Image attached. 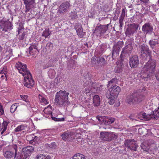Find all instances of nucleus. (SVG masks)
Here are the masks:
<instances>
[{"label":"nucleus","instance_id":"1","mask_svg":"<svg viewBox=\"0 0 159 159\" xmlns=\"http://www.w3.org/2000/svg\"><path fill=\"white\" fill-rule=\"evenodd\" d=\"M141 55L144 57L148 56L150 58L148 61L147 62L143 68V71L146 75L147 78L154 75L156 70V61L151 58V52L146 44H143L139 47Z\"/></svg>","mask_w":159,"mask_h":159},{"label":"nucleus","instance_id":"2","mask_svg":"<svg viewBox=\"0 0 159 159\" xmlns=\"http://www.w3.org/2000/svg\"><path fill=\"white\" fill-rule=\"evenodd\" d=\"M15 67L19 72L22 74L24 77V86L30 88L34 84V81L32 79L31 73L27 68L26 65L23 64L21 62H18L16 64Z\"/></svg>","mask_w":159,"mask_h":159},{"label":"nucleus","instance_id":"3","mask_svg":"<svg viewBox=\"0 0 159 159\" xmlns=\"http://www.w3.org/2000/svg\"><path fill=\"white\" fill-rule=\"evenodd\" d=\"M69 95V93L65 90H60L57 92L55 99V104L61 107H64L69 105L70 103L68 100Z\"/></svg>","mask_w":159,"mask_h":159},{"label":"nucleus","instance_id":"4","mask_svg":"<svg viewBox=\"0 0 159 159\" xmlns=\"http://www.w3.org/2000/svg\"><path fill=\"white\" fill-rule=\"evenodd\" d=\"M144 99V96L138 93H134L127 96L125 102L129 105H136L140 103Z\"/></svg>","mask_w":159,"mask_h":159},{"label":"nucleus","instance_id":"5","mask_svg":"<svg viewBox=\"0 0 159 159\" xmlns=\"http://www.w3.org/2000/svg\"><path fill=\"white\" fill-rule=\"evenodd\" d=\"M116 81V79H112L108 82L107 86V87L111 86L109 89L117 97L120 91V89L119 87L115 85Z\"/></svg>","mask_w":159,"mask_h":159},{"label":"nucleus","instance_id":"6","mask_svg":"<svg viewBox=\"0 0 159 159\" xmlns=\"http://www.w3.org/2000/svg\"><path fill=\"white\" fill-rule=\"evenodd\" d=\"M139 27V25L137 24L133 23L129 25L125 32L126 36L130 37L133 36L134 33L137 32Z\"/></svg>","mask_w":159,"mask_h":159},{"label":"nucleus","instance_id":"7","mask_svg":"<svg viewBox=\"0 0 159 159\" xmlns=\"http://www.w3.org/2000/svg\"><path fill=\"white\" fill-rule=\"evenodd\" d=\"M152 113L151 114H147L144 113V120H148L150 119H154L157 120L159 118V106L157 109H155L153 111Z\"/></svg>","mask_w":159,"mask_h":159},{"label":"nucleus","instance_id":"8","mask_svg":"<svg viewBox=\"0 0 159 159\" xmlns=\"http://www.w3.org/2000/svg\"><path fill=\"white\" fill-rule=\"evenodd\" d=\"M123 44V42L122 41H119L114 45L112 52V57L113 59H114L118 56L120 49Z\"/></svg>","mask_w":159,"mask_h":159},{"label":"nucleus","instance_id":"9","mask_svg":"<svg viewBox=\"0 0 159 159\" xmlns=\"http://www.w3.org/2000/svg\"><path fill=\"white\" fill-rule=\"evenodd\" d=\"M142 30L146 34L151 35L153 32V26L150 23H145L142 26Z\"/></svg>","mask_w":159,"mask_h":159},{"label":"nucleus","instance_id":"10","mask_svg":"<svg viewBox=\"0 0 159 159\" xmlns=\"http://www.w3.org/2000/svg\"><path fill=\"white\" fill-rule=\"evenodd\" d=\"M25 5V12L28 13L31 11L36 5L35 0H23Z\"/></svg>","mask_w":159,"mask_h":159},{"label":"nucleus","instance_id":"11","mask_svg":"<svg viewBox=\"0 0 159 159\" xmlns=\"http://www.w3.org/2000/svg\"><path fill=\"white\" fill-rule=\"evenodd\" d=\"M34 150V147L31 146H28L22 148V154L24 156L23 158L26 159L29 157Z\"/></svg>","mask_w":159,"mask_h":159},{"label":"nucleus","instance_id":"12","mask_svg":"<svg viewBox=\"0 0 159 159\" xmlns=\"http://www.w3.org/2000/svg\"><path fill=\"white\" fill-rule=\"evenodd\" d=\"M133 49L132 44L129 43L127 45H126L123 48L120 57L122 61L125 56V54H129L131 53Z\"/></svg>","mask_w":159,"mask_h":159},{"label":"nucleus","instance_id":"13","mask_svg":"<svg viewBox=\"0 0 159 159\" xmlns=\"http://www.w3.org/2000/svg\"><path fill=\"white\" fill-rule=\"evenodd\" d=\"M106 96L109 99V104L111 105H113L115 102L116 97H117L109 89L107 92Z\"/></svg>","mask_w":159,"mask_h":159},{"label":"nucleus","instance_id":"14","mask_svg":"<svg viewBox=\"0 0 159 159\" xmlns=\"http://www.w3.org/2000/svg\"><path fill=\"white\" fill-rule=\"evenodd\" d=\"M98 25L96 27L94 32L100 34H104L108 29L107 25Z\"/></svg>","mask_w":159,"mask_h":159},{"label":"nucleus","instance_id":"15","mask_svg":"<svg viewBox=\"0 0 159 159\" xmlns=\"http://www.w3.org/2000/svg\"><path fill=\"white\" fill-rule=\"evenodd\" d=\"M70 4L68 2L62 3L59 6L58 11L60 13L66 11L70 7Z\"/></svg>","mask_w":159,"mask_h":159},{"label":"nucleus","instance_id":"16","mask_svg":"<svg viewBox=\"0 0 159 159\" xmlns=\"http://www.w3.org/2000/svg\"><path fill=\"white\" fill-rule=\"evenodd\" d=\"M129 60V65L131 67H135L138 66L139 61L137 56L134 55L131 57Z\"/></svg>","mask_w":159,"mask_h":159},{"label":"nucleus","instance_id":"17","mask_svg":"<svg viewBox=\"0 0 159 159\" xmlns=\"http://www.w3.org/2000/svg\"><path fill=\"white\" fill-rule=\"evenodd\" d=\"M13 150L14 151V159H19L22 158L23 156L22 155V153H20V151L18 150V147L16 145L14 144L11 146Z\"/></svg>","mask_w":159,"mask_h":159},{"label":"nucleus","instance_id":"18","mask_svg":"<svg viewBox=\"0 0 159 159\" xmlns=\"http://www.w3.org/2000/svg\"><path fill=\"white\" fill-rule=\"evenodd\" d=\"M10 147L11 149L9 150L3 151V155L6 159H11L14 157V151L11 146Z\"/></svg>","mask_w":159,"mask_h":159},{"label":"nucleus","instance_id":"19","mask_svg":"<svg viewBox=\"0 0 159 159\" xmlns=\"http://www.w3.org/2000/svg\"><path fill=\"white\" fill-rule=\"evenodd\" d=\"M101 138L105 141H110L111 140V133L101 132L100 133Z\"/></svg>","mask_w":159,"mask_h":159},{"label":"nucleus","instance_id":"20","mask_svg":"<svg viewBox=\"0 0 159 159\" xmlns=\"http://www.w3.org/2000/svg\"><path fill=\"white\" fill-rule=\"evenodd\" d=\"M12 25L11 23L9 21H6L4 22L1 25V29L2 31H7L8 30L11 29V27Z\"/></svg>","mask_w":159,"mask_h":159},{"label":"nucleus","instance_id":"21","mask_svg":"<svg viewBox=\"0 0 159 159\" xmlns=\"http://www.w3.org/2000/svg\"><path fill=\"white\" fill-rule=\"evenodd\" d=\"M134 139H126L124 142V145L125 146L129 148H131V145L134 144Z\"/></svg>","mask_w":159,"mask_h":159},{"label":"nucleus","instance_id":"22","mask_svg":"<svg viewBox=\"0 0 159 159\" xmlns=\"http://www.w3.org/2000/svg\"><path fill=\"white\" fill-rule=\"evenodd\" d=\"M153 143L151 145L150 144V145L151 146L150 147H149L148 146H146L145 145L144 143H142L141 145V147L143 149L144 151H147L150 148H151V149H155L156 148H152V147H156V144L155 143H154V142L153 141Z\"/></svg>","mask_w":159,"mask_h":159},{"label":"nucleus","instance_id":"23","mask_svg":"<svg viewBox=\"0 0 159 159\" xmlns=\"http://www.w3.org/2000/svg\"><path fill=\"white\" fill-rule=\"evenodd\" d=\"M93 100L94 106L95 107L98 106L100 102V99L99 96L98 95H94L93 97Z\"/></svg>","mask_w":159,"mask_h":159},{"label":"nucleus","instance_id":"24","mask_svg":"<svg viewBox=\"0 0 159 159\" xmlns=\"http://www.w3.org/2000/svg\"><path fill=\"white\" fill-rule=\"evenodd\" d=\"M104 118V124L106 125H109L113 123L115 120L114 118L110 117H105Z\"/></svg>","mask_w":159,"mask_h":159},{"label":"nucleus","instance_id":"25","mask_svg":"<svg viewBox=\"0 0 159 159\" xmlns=\"http://www.w3.org/2000/svg\"><path fill=\"white\" fill-rule=\"evenodd\" d=\"M71 136V133L69 131L64 132L63 134L61 135L62 139L64 141H66Z\"/></svg>","mask_w":159,"mask_h":159},{"label":"nucleus","instance_id":"26","mask_svg":"<svg viewBox=\"0 0 159 159\" xmlns=\"http://www.w3.org/2000/svg\"><path fill=\"white\" fill-rule=\"evenodd\" d=\"M36 159H50V157L43 154H38L36 157Z\"/></svg>","mask_w":159,"mask_h":159},{"label":"nucleus","instance_id":"27","mask_svg":"<svg viewBox=\"0 0 159 159\" xmlns=\"http://www.w3.org/2000/svg\"><path fill=\"white\" fill-rule=\"evenodd\" d=\"M151 48L153 49L154 48V46L158 43L157 40L156 41L155 39L150 40L149 42Z\"/></svg>","mask_w":159,"mask_h":159},{"label":"nucleus","instance_id":"28","mask_svg":"<svg viewBox=\"0 0 159 159\" xmlns=\"http://www.w3.org/2000/svg\"><path fill=\"white\" fill-rule=\"evenodd\" d=\"M39 98L40 102L42 105H46L48 104L46 99L43 97L41 95H39Z\"/></svg>","mask_w":159,"mask_h":159},{"label":"nucleus","instance_id":"29","mask_svg":"<svg viewBox=\"0 0 159 159\" xmlns=\"http://www.w3.org/2000/svg\"><path fill=\"white\" fill-rule=\"evenodd\" d=\"M26 127L24 125H20L18 126L15 129V132H20L21 131L25 130Z\"/></svg>","mask_w":159,"mask_h":159},{"label":"nucleus","instance_id":"30","mask_svg":"<svg viewBox=\"0 0 159 159\" xmlns=\"http://www.w3.org/2000/svg\"><path fill=\"white\" fill-rule=\"evenodd\" d=\"M7 125L8 123L7 121H3L2 124V128L1 129V130H2V132L1 133V134H2L6 130V129H7Z\"/></svg>","mask_w":159,"mask_h":159},{"label":"nucleus","instance_id":"31","mask_svg":"<svg viewBox=\"0 0 159 159\" xmlns=\"http://www.w3.org/2000/svg\"><path fill=\"white\" fill-rule=\"evenodd\" d=\"M18 105L19 103H17L12 104L10 108L11 112L12 113H13L16 110Z\"/></svg>","mask_w":159,"mask_h":159},{"label":"nucleus","instance_id":"32","mask_svg":"<svg viewBox=\"0 0 159 159\" xmlns=\"http://www.w3.org/2000/svg\"><path fill=\"white\" fill-rule=\"evenodd\" d=\"M70 17L71 19H75L77 18L76 12L75 11H71L70 14Z\"/></svg>","mask_w":159,"mask_h":159},{"label":"nucleus","instance_id":"33","mask_svg":"<svg viewBox=\"0 0 159 159\" xmlns=\"http://www.w3.org/2000/svg\"><path fill=\"white\" fill-rule=\"evenodd\" d=\"M49 29L47 30H45L43 32L42 36H44L45 38L48 37L50 35L51 33L49 31Z\"/></svg>","mask_w":159,"mask_h":159},{"label":"nucleus","instance_id":"34","mask_svg":"<svg viewBox=\"0 0 159 159\" xmlns=\"http://www.w3.org/2000/svg\"><path fill=\"white\" fill-rule=\"evenodd\" d=\"M105 116H96V118L98 120L99 122L101 123H103L104 122V118Z\"/></svg>","mask_w":159,"mask_h":159},{"label":"nucleus","instance_id":"35","mask_svg":"<svg viewBox=\"0 0 159 159\" xmlns=\"http://www.w3.org/2000/svg\"><path fill=\"white\" fill-rule=\"evenodd\" d=\"M29 53L32 55H35V54L39 52L38 49H29Z\"/></svg>","mask_w":159,"mask_h":159},{"label":"nucleus","instance_id":"36","mask_svg":"<svg viewBox=\"0 0 159 159\" xmlns=\"http://www.w3.org/2000/svg\"><path fill=\"white\" fill-rule=\"evenodd\" d=\"M144 113L143 112H141L139 113L137 116V117L139 119L144 120Z\"/></svg>","mask_w":159,"mask_h":159},{"label":"nucleus","instance_id":"37","mask_svg":"<svg viewBox=\"0 0 159 159\" xmlns=\"http://www.w3.org/2000/svg\"><path fill=\"white\" fill-rule=\"evenodd\" d=\"M76 32L77 33V34L78 35L81 36L82 35L83 33V29L81 27H80L78 29H77V28H76Z\"/></svg>","mask_w":159,"mask_h":159},{"label":"nucleus","instance_id":"38","mask_svg":"<svg viewBox=\"0 0 159 159\" xmlns=\"http://www.w3.org/2000/svg\"><path fill=\"white\" fill-rule=\"evenodd\" d=\"M97 61H99V62H101L102 65H104L106 64L105 60L103 57H100L98 59H97Z\"/></svg>","mask_w":159,"mask_h":159},{"label":"nucleus","instance_id":"39","mask_svg":"<svg viewBox=\"0 0 159 159\" xmlns=\"http://www.w3.org/2000/svg\"><path fill=\"white\" fill-rule=\"evenodd\" d=\"M138 145L136 143L135 141L134 142V144H132L131 145V149L129 148L131 150H133L134 151H136L137 148L138 147Z\"/></svg>","mask_w":159,"mask_h":159},{"label":"nucleus","instance_id":"40","mask_svg":"<svg viewBox=\"0 0 159 159\" xmlns=\"http://www.w3.org/2000/svg\"><path fill=\"white\" fill-rule=\"evenodd\" d=\"M125 15V9L124 8L122 9L121 15L120 17V19H124Z\"/></svg>","mask_w":159,"mask_h":159},{"label":"nucleus","instance_id":"41","mask_svg":"<svg viewBox=\"0 0 159 159\" xmlns=\"http://www.w3.org/2000/svg\"><path fill=\"white\" fill-rule=\"evenodd\" d=\"M46 147H48L50 148H54L56 147L55 143V142H53L51 144H46Z\"/></svg>","mask_w":159,"mask_h":159},{"label":"nucleus","instance_id":"42","mask_svg":"<svg viewBox=\"0 0 159 159\" xmlns=\"http://www.w3.org/2000/svg\"><path fill=\"white\" fill-rule=\"evenodd\" d=\"M92 88L93 89H94L95 91L97 88H98V84L96 83H92L91 84Z\"/></svg>","mask_w":159,"mask_h":159},{"label":"nucleus","instance_id":"43","mask_svg":"<svg viewBox=\"0 0 159 159\" xmlns=\"http://www.w3.org/2000/svg\"><path fill=\"white\" fill-rule=\"evenodd\" d=\"M38 44L34 43L31 45L29 48V49H38L37 47Z\"/></svg>","mask_w":159,"mask_h":159},{"label":"nucleus","instance_id":"44","mask_svg":"<svg viewBox=\"0 0 159 159\" xmlns=\"http://www.w3.org/2000/svg\"><path fill=\"white\" fill-rule=\"evenodd\" d=\"M98 86H99L98 87V88H97L95 90L97 92H99L101 91L104 88L103 85H100L99 84H98Z\"/></svg>","mask_w":159,"mask_h":159},{"label":"nucleus","instance_id":"45","mask_svg":"<svg viewBox=\"0 0 159 159\" xmlns=\"http://www.w3.org/2000/svg\"><path fill=\"white\" fill-rule=\"evenodd\" d=\"M7 73V69L6 68H4L3 69L1 70L0 74L1 75L4 74L5 76V77H6V74Z\"/></svg>","mask_w":159,"mask_h":159},{"label":"nucleus","instance_id":"46","mask_svg":"<svg viewBox=\"0 0 159 159\" xmlns=\"http://www.w3.org/2000/svg\"><path fill=\"white\" fill-rule=\"evenodd\" d=\"M80 153H77L73 156L72 159H80Z\"/></svg>","mask_w":159,"mask_h":159},{"label":"nucleus","instance_id":"47","mask_svg":"<svg viewBox=\"0 0 159 159\" xmlns=\"http://www.w3.org/2000/svg\"><path fill=\"white\" fill-rule=\"evenodd\" d=\"M117 138V136L115 135L113 133H111V140L112 139H116Z\"/></svg>","mask_w":159,"mask_h":159},{"label":"nucleus","instance_id":"48","mask_svg":"<svg viewBox=\"0 0 159 159\" xmlns=\"http://www.w3.org/2000/svg\"><path fill=\"white\" fill-rule=\"evenodd\" d=\"M20 97L25 102H27L28 101V100L27 99L28 98L27 95H20Z\"/></svg>","mask_w":159,"mask_h":159},{"label":"nucleus","instance_id":"49","mask_svg":"<svg viewBox=\"0 0 159 159\" xmlns=\"http://www.w3.org/2000/svg\"><path fill=\"white\" fill-rule=\"evenodd\" d=\"M4 113V111L2 108V106L0 103V115H2Z\"/></svg>","mask_w":159,"mask_h":159},{"label":"nucleus","instance_id":"50","mask_svg":"<svg viewBox=\"0 0 159 159\" xmlns=\"http://www.w3.org/2000/svg\"><path fill=\"white\" fill-rule=\"evenodd\" d=\"M124 19H119V23L120 24V28H122L123 25V21Z\"/></svg>","mask_w":159,"mask_h":159},{"label":"nucleus","instance_id":"51","mask_svg":"<svg viewBox=\"0 0 159 159\" xmlns=\"http://www.w3.org/2000/svg\"><path fill=\"white\" fill-rule=\"evenodd\" d=\"M53 46V44L51 42L48 43L46 45L47 47H51L52 48V47Z\"/></svg>","mask_w":159,"mask_h":159},{"label":"nucleus","instance_id":"52","mask_svg":"<svg viewBox=\"0 0 159 159\" xmlns=\"http://www.w3.org/2000/svg\"><path fill=\"white\" fill-rule=\"evenodd\" d=\"M155 77H156L157 79L159 81V70L156 74Z\"/></svg>","mask_w":159,"mask_h":159},{"label":"nucleus","instance_id":"53","mask_svg":"<svg viewBox=\"0 0 159 159\" xmlns=\"http://www.w3.org/2000/svg\"><path fill=\"white\" fill-rule=\"evenodd\" d=\"M39 139L38 137L35 136L34 137L33 140L34 142H37Z\"/></svg>","mask_w":159,"mask_h":159},{"label":"nucleus","instance_id":"54","mask_svg":"<svg viewBox=\"0 0 159 159\" xmlns=\"http://www.w3.org/2000/svg\"><path fill=\"white\" fill-rule=\"evenodd\" d=\"M80 155H79L80 159H86L84 155L80 154Z\"/></svg>","mask_w":159,"mask_h":159},{"label":"nucleus","instance_id":"55","mask_svg":"<svg viewBox=\"0 0 159 159\" xmlns=\"http://www.w3.org/2000/svg\"><path fill=\"white\" fill-rule=\"evenodd\" d=\"M64 120L65 118L64 117H62V118H57V121H63Z\"/></svg>","mask_w":159,"mask_h":159},{"label":"nucleus","instance_id":"56","mask_svg":"<svg viewBox=\"0 0 159 159\" xmlns=\"http://www.w3.org/2000/svg\"><path fill=\"white\" fill-rule=\"evenodd\" d=\"M25 36V35L24 34H22L21 36H20L19 37V39L20 40H23L24 39V38Z\"/></svg>","mask_w":159,"mask_h":159},{"label":"nucleus","instance_id":"57","mask_svg":"<svg viewBox=\"0 0 159 159\" xmlns=\"http://www.w3.org/2000/svg\"><path fill=\"white\" fill-rule=\"evenodd\" d=\"M51 118L53 120L55 121H57V118L54 117L53 116H52V115L51 116Z\"/></svg>","mask_w":159,"mask_h":159},{"label":"nucleus","instance_id":"58","mask_svg":"<svg viewBox=\"0 0 159 159\" xmlns=\"http://www.w3.org/2000/svg\"><path fill=\"white\" fill-rule=\"evenodd\" d=\"M85 93H86L87 94L88 93H89L90 90L89 89H87V88H86L85 89Z\"/></svg>","mask_w":159,"mask_h":159},{"label":"nucleus","instance_id":"59","mask_svg":"<svg viewBox=\"0 0 159 159\" xmlns=\"http://www.w3.org/2000/svg\"><path fill=\"white\" fill-rule=\"evenodd\" d=\"M141 1L143 2L144 3H147L149 1V0H140Z\"/></svg>","mask_w":159,"mask_h":159},{"label":"nucleus","instance_id":"60","mask_svg":"<svg viewBox=\"0 0 159 159\" xmlns=\"http://www.w3.org/2000/svg\"><path fill=\"white\" fill-rule=\"evenodd\" d=\"M129 118L132 120H134V119L133 118V116H130L129 117Z\"/></svg>","mask_w":159,"mask_h":159},{"label":"nucleus","instance_id":"61","mask_svg":"<svg viewBox=\"0 0 159 159\" xmlns=\"http://www.w3.org/2000/svg\"><path fill=\"white\" fill-rule=\"evenodd\" d=\"M96 60V59L94 57H93L91 59V60L92 61H94V60Z\"/></svg>","mask_w":159,"mask_h":159},{"label":"nucleus","instance_id":"62","mask_svg":"<svg viewBox=\"0 0 159 159\" xmlns=\"http://www.w3.org/2000/svg\"><path fill=\"white\" fill-rule=\"evenodd\" d=\"M4 76H5L4 75H1V78H2V79H4V78H3Z\"/></svg>","mask_w":159,"mask_h":159},{"label":"nucleus","instance_id":"63","mask_svg":"<svg viewBox=\"0 0 159 159\" xmlns=\"http://www.w3.org/2000/svg\"><path fill=\"white\" fill-rule=\"evenodd\" d=\"M157 4L158 6H159V0H158V1L157 2Z\"/></svg>","mask_w":159,"mask_h":159},{"label":"nucleus","instance_id":"64","mask_svg":"<svg viewBox=\"0 0 159 159\" xmlns=\"http://www.w3.org/2000/svg\"><path fill=\"white\" fill-rule=\"evenodd\" d=\"M2 128V126H0V131L2 130H1V129Z\"/></svg>","mask_w":159,"mask_h":159}]
</instances>
